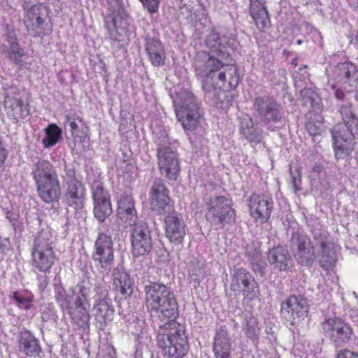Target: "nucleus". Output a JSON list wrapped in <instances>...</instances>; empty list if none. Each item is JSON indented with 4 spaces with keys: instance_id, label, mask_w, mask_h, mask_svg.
<instances>
[{
    "instance_id": "51",
    "label": "nucleus",
    "mask_w": 358,
    "mask_h": 358,
    "mask_svg": "<svg viewBox=\"0 0 358 358\" xmlns=\"http://www.w3.org/2000/svg\"><path fill=\"white\" fill-rule=\"evenodd\" d=\"M290 175L292 179L293 187L294 188L295 192H296L299 189L298 186L301 182V174L298 169H296L295 173L290 170Z\"/></svg>"
},
{
    "instance_id": "13",
    "label": "nucleus",
    "mask_w": 358,
    "mask_h": 358,
    "mask_svg": "<svg viewBox=\"0 0 358 358\" xmlns=\"http://www.w3.org/2000/svg\"><path fill=\"white\" fill-rule=\"evenodd\" d=\"M324 334L336 345L348 343L353 336V331L349 324L338 317L326 320L322 324Z\"/></svg>"
},
{
    "instance_id": "43",
    "label": "nucleus",
    "mask_w": 358,
    "mask_h": 358,
    "mask_svg": "<svg viewBox=\"0 0 358 358\" xmlns=\"http://www.w3.org/2000/svg\"><path fill=\"white\" fill-rule=\"evenodd\" d=\"M41 319L43 322H56L57 316L55 310V307L52 303L44 304L41 306Z\"/></svg>"
},
{
    "instance_id": "10",
    "label": "nucleus",
    "mask_w": 358,
    "mask_h": 358,
    "mask_svg": "<svg viewBox=\"0 0 358 358\" xmlns=\"http://www.w3.org/2000/svg\"><path fill=\"white\" fill-rule=\"evenodd\" d=\"M24 22L28 32L34 37L48 35L52 31V24L46 17L45 7L34 5L30 8L24 7Z\"/></svg>"
},
{
    "instance_id": "22",
    "label": "nucleus",
    "mask_w": 358,
    "mask_h": 358,
    "mask_svg": "<svg viewBox=\"0 0 358 358\" xmlns=\"http://www.w3.org/2000/svg\"><path fill=\"white\" fill-rule=\"evenodd\" d=\"M90 304L83 303L80 299H74L68 308L64 310L68 314L72 321L80 328L88 327L90 321Z\"/></svg>"
},
{
    "instance_id": "8",
    "label": "nucleus",
    "mask_w": 358,
    "mask_h": 358,
    "mask_svg": "<svg viewBox=\"0 0 358 358\" xmlns=\"http://www.w3.org/2000/svg\"><path fill=\"white\" fill-rule=\"evenodd\" d=\"M206 205V217L212 224L222 228L225 224L234 222L236 214L231 199L224 196H215L209 199Z\"/></svg>"
},
{
    "instance_id": "48",
    "label": "nucleus",
    "mask_w": 358,
    "mask_h": 358,
    "mask_svg": "<svg viewBox=\"0 0 358 358\" xmlns=\"http://www.w3.org/2000/svg\"><path fill=\"white\" fill-rule=\"evenodd\" d=\"M150 13H155L159 8V0H140Z\"/></svg>"
},
{
    "instance_id": "38",
    "label": "nucleus",
    "mask_w": 358,
    "mask_h": 358,
    "mask_svg": "<svg viewBox=\"0 0 358 358\" xmlns=\"http://www.w3.org/2000/svg\"><path fill=\"white\" fill-rule=\"evenodd\" d=\"M321 248L322 256L320 263L322 267L327 269L329 267L334 266L336 262L335 251L331 244L324 241L321 242Z\"/></svg>"
},
{
    "instance_id": "42",
    "label": "nucleus",
    "mask_w": 358,
    "mask_h": 358,
    "mask_svg": "<svg viewBox=\"0 0 358 358\" xmlns=\"http://www.w3.org/2000/svg\"><path fill=\"white\" fill-rule=\"evenodd\" d=\"M55 299L63 311L73 302V296L68 295L62 287L55 288Z\"/></svg>"
},
{
    "instance_id": "52",
    "label": "nucleus",
    "mask_w": 358,
    "mask_h": 358,
    "mask_svg": "<svg viewBox=\"0 0 358 358\" xmlns=\"http://www.w3.org/2000/svg\"><path fill=\"white\" fill-rule=\"evenodd\" d=\"M66 122L69 123L72 135H77L78 133V126L74 120H72L69 115L66 116Z\"/></svg>"
},
{
    "instance_id": "49",
    "label": "nucleus",
    "mask_w": 358,
    "mask_h": 358,
    "mask_svg": "<svg viewBox=\"0 0 358 358\" xmlns=\"http://www.w3.org/2000/svg\"><path fill=\"white\" fill-rule=\"evenodd\" d=\"M137 341L140 344L148 346L151 343V337L146 331H141V334H137Z\"/></svg>"
},
{
    "instance_id": "60",
    "label": "nucleus",
    "mask_w": 358,
    "mask_h": 358,
    "mask_svg": "<svg viewBox=\"0 0 358 358\" xmlns=\"http://www.w3.org/2000/svg\"><path fill=\"white\" fill-rule=\"evenodd\" d=\"M135 358H136V357H135Z\"/></svg>"
},
{
    "instance_id": "21",
    "label": "nucleus",
    "mask_w": 358,
    "mask_h": 358,
    "mask_svg": "<svg viewBox=\"0 0 358 358\" xmlns=\"http://www.w3.org/2000/svg\"><path fill=\"white\" fill-rule=\"evenodd\" d=\"M94 199V214L101 222H103L112 213L110 196L101 184L95 182L92 187Z\"/></svg>"
},
{
    "instance_id": "32",
    "label": "nucleus",
    "mask_w": 358,
    "mask_h": 358,
    "mask_svg": "<svg viewBox=\"0 0 358 358\" xmlns=\"http://www.w3.org/2000/svg\"><path fill=\"white\" fill-rule=\"evenodd\" d=\"M92 311L96 320L100 323H106L112 320L114 313L113 306L105 296L101 299L95 300Z\"/></svg>"
},
{
    "instance_id": "28",
    "label": "nucleus",
    "mask_w": 358,
    "mask_h": 358,
    "mask_svg": "<svg viewBox=\"0 0 358 358\" xmlns=\"http://www.w3.org/2000/svg\"><path fill=\"white\" fill-rule=\"evenodd\" d=\"M145 50L151 64L155 66H159L164 64L166 55L164 48L158 39L148 38L145 43Z\"/></svg>"
},
{
    "instance_id": "33",
    "label": "nucleus",
    "mask_w": 358,
    "mask_h": 358,
    "mask_svg": "<svg viewBox=\"0 0 358 358\" xmlns=\"http://www.w3.org/2000/svg\"><path fill=\"white\" fill-rule=\"evenodd\" d=\"M114 285L124 298L129 296L133 292V282L129 274L120 268H117L113 273Z\"/></svg>"
},
{
    "instance_id": "45",
    "label": "nucleus",
    "mask_w": 358,
    "mask_h": 358,
    "mask_svg": "<svg viewBox=\"0 0 358 358\" xmlns=\"http://www.w3.org/2000/svg\"><path fill=\"white\" fill-rule=\"evenodd\" d=\"M306 129L310 136H316L322 134L323 131V124L321 120L317 122H308L306 124Z\"/></svg>"
},
{
    "instance_id": "34",
    "label": "nucleus",
    "mask_w": 358,
    "mask_h": 358,
    "mask_svg": "<svg viewBox=\"0 0 358 358\" xmlns=\"http://www.w3.org/2000/svg\"><path fill=\"white\" fill-rule=\"evenodd\" d=\"M341 115L342 116L343 124H339L336 127H345L348 129L351 130L354 128L358 138V117H355L352 110V105L350 103L343 105L341 108Z\"/></svg>"
},
{
    "instance_id": "9",
    "label": "nucleus",
    "mask_w": 358,
    "mask_h": 358,
    "mask_svg": "<svg viewBox=\"0 0 358 358\" xmlns=\"http://www.w3.org/2000/svg\"><path fill=\"white\" fill-rule=\"evenodd\" d=\"M103 4L107 7L108 13L105 17V27L108 30V37L117 40L119 30H124L129 24V18L122 8L120 0H103Z\"/></svg>"
},
{
    "instance_id": "18",
    "label": "nucleus",
    "mask_w": 358,
    "mask_h": 358,
    "mask_svg": "<svg viewBox=\"0 0 358 358\" xmlns=\"http://www.w3.org/2000/svg\"><path fill=\"white\" fill-rule=\"evenodd\" d=\"M253 107L258 113L261 122L264 124L277 123L282 119L279 105L268 96L256 97Z\"/></svg>"
},
{
    "instance_id": "12",
    "label": "nucleus",
    "mask_w": 358,
    "mask_h": 358,
    "mask_svg": "<svg viewBox=\"0 0 358 358\" xmlns=\"http://www.w3.org/2000/svg\"><path fill=\"white\" fill-rule=\"evenodd\" d=\"M231 289L242 293L245 299L252 301L258 298L259 289L252 275L243 268H236L232 274Z\"/></svg>"
},
{
    "instance_id": "17",
    "label": "nucleus",
    "mask_w": 358,
    "mask_h": 358,
    "mask_svg": "<svg viewBox=\"0 0 358 358\" xmlns=\"http://www.w3.org/2000/svg\"><path fill=\"white\" fill-rule=\"evenodd\" d=\"M131 231L132 254L135 257L148 254L152 249L150 232L144 222H136L133 224Z\"/></svg>"
},
{
    "instance_id": "40",
    "label": "nucleus",
    "mask_w": 358,
    "mask_h": 358,
    "mask_svg": "<svg viewBox=\"0 0 358 358\" xmlns=\"http://www.w3.org/2000/svg\"><path fill=\"white\" fill-rule=\"evenodd\" d=\"M300 96L304 100L305 103H309L310 106L317 111H322L320 106V99L317 94L310 88H304L301 90Z\"/></svg>"
},
{
    "instance_id": "2",
    "label": "nucleus",
    "mask_w": 358,
    "mask_h": 358,
    "mask_svg": "<svg viewBox=\"0 0 358 358\" xmlns=\"http://www.w3.org/2000/svg\"><path fill=\"white\" fill-rule=\"evenodd\" d=\"M150 208L159 215H165V234L169 240L180 244L185 236L182 218L173 210L168 189L160 179H155L150 192Z\"/></svg>"
},
{
    "instance_id": "37",
    "label": "nucleus",
    "mask_w": 358,
    "mask_h": 358,
    "mask_svg": "<svg viewBox=\"0 0 358 358\" xmlns=\"http://www.w3.org/2000/svg\"><path fill=\"white\" fill-rule=\"evenodd\" d=\"M9 108H11L13 119L18 120L24 119L29 114V108L28 104L24 103L20 99H14L10 103Z\"/></svg>"
},
{
    "instance_id": "56",
    "label": "nucleus",
    "mask_w": 358,
    "mask_h": 358,
    "mask_svg": "<svg viewBox=\"0 0 358 358\" xmlns=\"http://www.w3.org/2000/svg\"><path fill=\"white\" fill-rule=\"evenodd\" d=\"M313 171L314 172H317V173H320V171H321V167L320 166H315L313 168Z\"/></svg>"
},
{
    "instance_id": "26",
    "label": "nucleus",
    "mask_w": 358,
    "mask_h": 358,
    "mask_svg": "<svg viewBox=\"0 0 358 358\" xmlns=\"http://www.w3.org/2000/svg\"><path fill=\"white\" fill-rule=\"evenodd\" d=\"M268 260L274 268L279 271H285L292 266V259L288 250L282 246L270 250Z\"/></svg>"
},
{
    "instance_id": "46",
    "label": "nucleus",
    "mask_w": 358,
    "mask_h": 358,
    "mask_svg": "<svg viewBox=\"0 0 358 358\" xmlns=\"http://www.w3.org/2000/svg\"><path fill=\"white\" fill-rule=\"evenodd\" d=\"M259 327L257 321L254 317H250L245 326V332L251 338L256 337L259 332Z\"/></svg>"
},
{
    "instance_id": "1",
    "label": "nucleus",
    "mask_w": 358,
    "mask_h": 358,
    "mask_svg": "<svg viewBox=\"0 0 358 358\" xmlns=\"http://www.w3.org/2000/svg\"><path fill=\"white\" fill-rule=\"evenodd\" d=\"M206 45L208 52L198 53L194 62L196 76L206 80L212 79L227 90L235 89L240 77L237 68L228 62L231 51L235 48L236 41L211 32L206 38Z\"/></svg>"
},
{
    "instance_id": "27",
    "label": "nucleus",
    "mask_w": 358,
    "mask_h": 358,
    "mask_svg": "<svg viewBox=\"0 0 358 358\" xmlns=\"http://www.w3.org/2000/svg\"><path fill=\"white\" fill-rule=\"evenodd\" d=\"M213 352L215 358H231V343L228 334L223 327L216 331Z\"/></svg>"
},
{
    "instance_id": "59",
    "label": "nucleus",
    "mask_w": 358,
    "mask_h": 358,
    "mask_svg": "<svg viewBox=\"0 0 358 358\" xmlns=\"http://www.w3.org/2000/svg\"><path fill=\"white\" fill-rule=\"evenodd\" d=\"M356 99L358 101V94L356 95Z\"/></svg>"
},
{
    "instance_id": "47",
    "label": "nucleus",
    "mask_w": 358,
    "mask_h": 358,
    "mask_svg": "<svg viewBox=\"0 0 358 358\" xmlns=\"http://www.w3.org/2000/svg\"><path fill=\"white\" fill-rule=\"evenodd\" d=\"M240 130L242 134H249L248 129L252 126V119L248 115H243L240 119Z\"/></svg>"
},
{
    "instance_id": "50",
    "label": "nucleus",
    "mask_w": 358,
    "mask_h": 358,
    "mask_svg": "<svg viewBox=\"0 0 358 358\" xmlns=\"http://www.w3.org/2000/svg\"><path fill=\"white\" fill-rule=\"evenodd\" d=\"M66 185H69V183H73V181H78L75 178V171L71 169H66L65 175L63 176Z\"/></svg>"
},
{
    "instance_id": "57",
    "label": "nucleus",
    "mask_w": 358,
    "mask_h": 358,
    "mask_svg": "<svg viewBox=\"0 0 358 358\" xmlns=\"http://www.w3.org/2000/svg\"><path fill=\"white\" fill-rule=\"evenodd\" d=\"M203 90H205L207 89V86H206V84H204V83L203 84Z\"/></svg>"
},
{
    "instance_id": "24",
    "label": "nucleus",
    "mask_w": 358,
    "mask_h": 358,
    "mask_svg": "<svg viewBox=\"0 0 358 358\" xmlns=\"http://www.w3.org/2000/svg\"><path fill=\"white\" fill-rule=\"evenodd\" d=\"M17 339L20 352L30 357L39 355L41 351L39 341L30 331L27 330L20 331Z\"/></svg>"
},
{
    "instance_id": "58",
    "label": "nucleus",
    "mask_w": 358,
    "mask_h": 358,
    "mask_svg": "<svg viewBox=\"0 0 358 358\" xmlns=\"http://www.w3.org/2000/svg\"><path fill=\"white\" fill-rule=\"evenodd\" d=\"M296 43H297L298 45L301 44V40H297Z\"/></svg>"
},
{
    "instance_id": "30",
    "label": "nucleus",
    "mask_w": 358,
    "mask_h": 358,
    "mask_svg": "<svg viewBox=\"0 0 358 358\" xmlns=\"http://www.w3.org/2000/svg\"><path fill=\"white\" fill-rule=\"evenodd\" d=\"M250 15L259 29H264L270 24L268 13L263 0H250Z\"/></svg>"
},
{
    "instance_id": "6",
    "label": "nucleus",
    "mask_w": 358,
    "mask_h": 358,
    "mask_svg": "<svg viewBox=\"0 0 358 358\" xmlns=\"http://www.w3.org/2000/svg\"><path fill=\"white\" fill-rule=\"evenodd\" d=\"M155 143L157 146V165L162 175L169 180H176L180 173V164L177 152L170 147V140L165 131L155 134Z\"/></svg>"
},
{
    "instance_id": "35",
    "label": "nucleus",
    "mask_w": 358,
    "mask_h": 358,
    "mask_svg": "<svg viewBox=\"0 0 358 358\" xmlns=\"http://www.w3.org/2000/svg\"><path fill=\"white\" fill-rule=\"evenodd\" d=\"M62 137V129L56 124H49L45 129V137L42 140L45 148L55 146Z\"/></svg>"
},
{
    "instance_id": "3",
    "label": "nucleus",
    "mask_w": 358,
    "mask_h": 358,
    "mask_svg": "<svg viewBox=\"0 0 358 358\" xmlns=\"http://www.w3.org/2000/svg\"><path fill=\"white\" fill-rule=\"evenodd\" d=\"M145 302L155 326L175 318L176 301L171 289L161 283L145 286Z\"/></svg>"
},
{
    "instance_id": "11",
    "label": "nucleus",
    "mask_w": 358,
    "mask_h": 358,
    "mask_svg": "<svg viewBox=\"0 0 358 358\" xmlns=\"http://www.w3.org/2000/svg\"><path fill=\"white\" fill-rule=\"evenodd\" d=\"M94 261L101 273H108L114 264V249L111 236L100 233L94 244Z\"/></svg>"
},
{
    "instance_id": "16",
    "label": "nucleus",
    "mask_w": 358,
    "mask_h": 358,
    "mask_svg": "<svg viewBox=\"0 0 358 358\" xmlns=\"http://www.w3.org/2000/svg\"><path fill=\"white\" fill-rule=\"evenodd\" d=\"M31 255L33 266L44 273L50 271L56 259L51 243L41 238L35 241Z\"/></svg>"
},
{
    "instance_id": "39",
    "label": "nucleus",
    "mask_w": 358,
    "mask_h": 358,
    "mask_svg": "<svg viewBox=\"0 0 358 358\" xmlns=\"http://www.w3.org/2000/svg\"><path fill=\"white\" fill-rule=\"evenodd\" d=\"M93 284L89 279H84L78 285V291L75 294V299H80L83 303H90V296Z\"/></svg>"
},
{
    "instance_id": "44",
    "label": "nucleus",
    "mask_w": 358,
    "mask_h": 358,
    "mask_svg": "<svg viewBox=\"0 0 358 358\" xmlns=\"http://www.w3.org/2000/svg\"><path fill=\"white\" fill-rule=\"evenodd\" d=\"M248 132L250 134H243L247 140L250 143H254L255 144H257L261 142L262 141V131L261 129H259L257 127H255L254 125V123H252V126L250 127L248 129Z\"/></svg>"
},
{
    "instance_id": "25",
    "label": "nucleus",
    "mask_w": 358,
    "mask_h": 358,
    "mask_svg": "<svg viewBox=\"0 0 358 358\" xmlns=\"http://www.w3.org/2000/svg\"><path fill=\"white\" fill-rule=\"evenodd\" d=\"M39 197L45 203L58 201L60 185L57 178L36 185Z\"/></svg>"
},
{
    "instance_id": "41",
    "label": "nucleus",
    "mask_w": 358,
    "mask_h": 358,
    "mask_svg": "<svg viewBox=\"0 0 358 358\" xmlns=\"http://www.w3.org/2000/svg\"><path fill=\"white\" fill-rule=\"evenodd\" d=\"M33 295L28 292H16L13 294V299L20 308L29 309L32 306Z\"/></svg>"
},
{
    "instance_id": "15",
    "label": "nucleus",
    "mask_w": 358,
    "mask_h": 358,
    "mask_svg": "<svg viewBox=\"0 0 358 358\" xmlns=\"http://www.w3.org/2000/svg\"><path fill=\"white\" fill-rule=\"evenodd\" d=\"M308 304L301 296H291L281 304V315L292 325L299 324L307 316Z\"/></svg>"
},
{
    "instance_id": "5",
    "label": "nucleus",
    "mask_w": 358,
    "mask_h": 358,
    "mask_svg": "<svg viewBox=\"0 0 358 358\" xmlns=\"http://www.w3.org/2000/svg\"><path fill=\"white\" fill-rule=\"evenodd\" d=\"M328 82L326 89L334 91L338 99H343L345 92H352L358 87V66L350 61L329 66L326 69Z\"/></svg>"
},
{
    "instance_id": "14",
    "label": "nucleus",
    "mask_w": 358,
    "mask_h": 358,
    "mask_svg": "<svg viewBox=\"0 0 358 358\" xmlns=\"http://www.w3.org/2000/svg\"><path fill=\"white\" fill-rule=\"evenodd\" d=\"M335 127L331 131L333 148L336 159H344L354 150V138H357L354 128Z\"/></svg>"
},
{
    "instance_id": "7",
    "label": "nucleus",
    "mask_w": 358,
    "mask_h": 358,
    "mask_svg": "<svg viewBox=\"0 0 358 358\" xmlns=\"http://www.w3.org/2000/svg\"><path fill=\"white\" fill-rule=\"evenodd\" d=\"M173 103L177 118L184 129H195L199 124L201 112L192 92L187 90L178 92Z\"/></svg>"
},
{
    "instance_id": "29",
    "label": "nucleus",
    "mask_w": 358,
    "mask_h": 358,
    "mask_svg": "<svg viewBox=\"0 0 358 358\" xmlns=\"http://www.w3.org/2000/svg\"><path fill=\"white\" fill-rule=\"evenodd\" d=\"M32 175L36 185L58 177L52 164L46 160H38L34 165Z\"/></svg>"
},
{
    "instance_id": "55",
    "label": "nucleus",
    "mask_w": 358,
    "mask_h": 358,
    "mask_svg": "<svg viewBox=\"0 0 358 358\" xmlns=\"http://www.w3.org/2000/svg\"><path fill=\"white\" fill-rule=\"evenodd\" d=\"M350 317L352 321L358 327V309L351 310L350 313Z\"/></svg>"
},
{
    "instance_id": "20",
    "label": "nucleus",
    "mask_w": 358,
    "mask_h": 358,
    "mask_svg": "<svg viewBox=\"0 0 358 358\" xmlns=\"http://www.w3.org/2000/svg\"><path fill=\"white\" fill-rule=\"evenodd\" d=\"M250 216L259 224L266 222L273 208L271 198L266 194H252L248 199Z\"/></svg>"
},
{
    "instance_id": "53",
    "label": "nucleus",
    "mask_w": 358,
    "mask_h": 358,
    "mask_svg": "<svg viewBox=\"0 0 358 358\" xmlns=\"http://www.w3.org/2000/svg\"><path fill=\"white\" fill-rule=\"evenodd\" d=\"M336 358H358V354L350 350L340 351Z\"/></svg>"
},
{
    "instance_id": "36",
    "label": "nucleus",
    "mask_w": 358,
    "mask_h": 358,
    "mask_svg": "<svg viewBox=\"0 0 358 358\" xmlns=\"http://www.w3.org/2000/svg\"><path fill=\"white\" fill-rule=\"evenodd\" d=\"M5 36L6 40L10 45V51L8 52L10 59L16 64H19L21 61V57L23 55V53L19 48V44L17 41L14 31L8 30Z\"/></svg>"
},
{
    "instance_id": "54",
    "label": "nucleus",
    "mask_w": 358,
    "mask_h": 358,
    "mask_svg": "<svg viewBox=\"0 0 358 358\" xmlns=\"http://www.w3.org/2000/svg\"><path fill=\"white\" fill-rule=\"evenodd\" d=\"M38 279L39 280L38 287L41 290H43L48 284V278L46 276L38 275Z\"/></svg>"
},
{
    "instance_id": "19",
    "label": "nucleus",
    "mask_w": 358,
    "mask_h": 358,
    "mask_svg": "<svg viewBox=\"0 0 358 358\" xmlns=\"http://www.w3.org/2000/svg\"><path fill=\"white\" fill-rule=\"evenodd\" d=\"M296 260L301 265H310L315 259V251L310 239L304 234L294 232L290 240Z\"/></svg>"
},
{
    "instance_id": "23",
    "label": "nucleus",
    "mask_w": 358,
    "mask_h": 358,
    "mask_svg": "<svg viewBox=\"0 0 358 358\" xmlns=\"http://www.w3.org/2000/svg\"><path fill=\"white\" fill-rule=\"evenodd\" d=\"M117 215L127 227L138 222L134 202L130 195L122 194L117 200Z\"/></svg>"
},
{
    "instance_id": "4",
    "label": "nucleus",
    "mask_w": 358,
    "mask_h": 358,
    "mask_svg": "<svg viewBox=\"0 0 358 358\" xmlns=\"http://www.w3.org/2000/svg\"><path fill=\"white\" fill-rule=\"evenodd\" d=\"M157 343L166 358H182L189 349L185 328L171 320L164 324L158 323Z\"/></svg>"
},
{
    "instance_id": "31",
    "label": "nucleus",
    "mask_w": 358,
    "mask_h": 358,
    "mask_svg": "<svg viewBox=\"0 0 358 358\" xmlns=\"http://www.w3.org/2000/svg\"><path fill=\"white\" fill-rule=\"evenodd\" d=\"M67 185V189L65 193V200L69 206L75 208H79L83 206L85 189L80 181H73Z\"/></svg>"
}]
</instances>
